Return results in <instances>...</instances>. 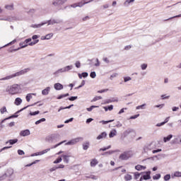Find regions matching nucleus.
Here are the masks:
<instances>
[{"label": "nucleus", "mask_w": 181, "mask_h": 181, "mask_svg": "<svg viewBox=\"0 0 181 181\" xmlns=\"http://www.w3.org/2000/svg\"><path fill=\"white\" fill-rule=\"evenodd\" d=\"M77 96H71V98H69L68 100H69V101H75V100H77Z\"/></svg>", "instance_id": "53"}, {"label": "nucleus", "mask_w": 181, "mask_h": 181, "mask_svg": "<svg viewBox=\"0 0 181 181\" xmlns=\"http://www.w3.org/2000/svg\"><path fill=\"white\" fill-rule=\"evenodd\" d=\"M49 93H50V87L49 86L42 90V95H48Z\"/></svg>", "instance_id": "16"}, {"label": "nucleus", "mask_w": 181, "mask_h": 181, "mask_svg": "<svg viewBox=\"0 0 181 181\" xmlns=\"http://www.w3.org/2000/svg\"><path fill=\"white\" fill-rule=\"evenodd\" d=\"M45 121H46V119L42 118L40 120L35 122V125H39V124H41V122H45Z\"/></svg>", "instance_id": "40"}, {"label": "nucleus", "mask_w": 181, "mask_h": 181, "mask_svg": "<svg viewBox=\"0 0 181 181\" xmlns=\"http://www.w3.org/2000/svg\"><path fill=\"white\" fill-rule=\"evenodd\" d=\"M160 97H161L162 100H168V99L170 98V95L166 96V95H162Z\"/></svg>", "instance_id": "52"}, {"label": "nucleus", "mask_w": 181, "mask_h": 181, "mask_svg": "<svg viewBox=\"0 0 181 181\" xmlns=\"http://www.w3.org/2000/svg\"><path fill=\"white\" fill-rule=\"evenodd\" d=\"M69 0H53L52 5L53 6H59V5H64Z\"/></svg>", "instance_id": "8"}, {"label": "nucleus", "mask_w": 181, "mask_h": 181, "mask_svg": "<svg viewBox=\"0 0 181 181\" xmlns=\"http://www.w3.org/2000/svg\"><path fill=\"white\" fill-rule=\"evenodd\" d=\"M75 66L77 69H80L81 67V63L80 62V61H76L75 62Z\"/></svg>", "instance_id": "47"}, {"label": "nucleus", "mask_w": 181, "mask_h": 181, "mask_svg": "<svg viewBox=\"0 0 181 181\" xmlns=\"http://www.w3.org/2000/svg\"><path fill=\"white\" fill-rule=\"evenodd\" d=\"M115 152H118V151H109L103 153L102 155L103 156L112 155V153H115Z\"/></svg>", "instance_id": "28"}, {"label": "nucleus", "mask_w": 181, "mask_h": 181, "mask_svg": "<svg viewBox=\"0 0 181 181\" xmlns=\"http://www.w3.org/2000/svg\"><path fill=\"white\" fill-rule=\"evenodd\" d=\"M64 142H66V141H61L60 143L54 145V146H52L51 149H55V148H57V146H60V145H63V144H64Z\"/></svg>", "instance_id": "38"}, {"label": "nucleus", "mask_w": 181, "mask_h": 181, "mask_svg": "<svg viewBox=\"0 0 181 181\" xmlns=\"http://www.w3.org/2000/svg\"><path fill=\"white\" fill-rule=\"evenodd\" d=\"M172 138H173V135L170 134L167 137L163 138V141L164 142H169V141H170V139H172Z\"/></svg>", "instance_id": "25"}, {"label": "nucleus", "mask_w": 181, "mask_h": 181, "mask_svg": "<svg viewBox=\"0 0 181 181\" xmlns=\"http://www.w3.org/2000/svg\"><path fill=\"white\" fill-rule=\"evenodd\" d=\"M31 156L32 157H33V156H40V151L37 152V153H34L31 154Z\"/></svg>", "instance_id": "61"}, {"label": "nucleus", "mask_w": 181, "mask_h": 181, "mask_svg": "<svg viewBox=\"0 0 181 181\" xmlns=\"http://www.w3.org/2000/svg\"><path fill=\"white\" fill-rule=\"evenodd\" d=\"M0 21H7L8 22H11L12 19H11V18H0Z\"/></svg>", "instance_id": "56"}, {"label": "nucleus", "mask_w": 181, "mask_h": 181, "mask_svg": "<svg viewBox=\"0 0 181 181\" xmlns=\"http://www.w3.org/2000/svg\"><path fill=\"white\" fill-rule=\"evenodd\" d=\"M80 141H83V137H78L76 139H73L69 141L66 142L65 145H76V144H77L78 142H80Z\"/></svg>", "instance_id": "7"}, {"label": "nucleus", "mask_w": 181, "mask_h": 181, "mask_svg": "<svg viewBox=\"0 0 181 181\" xmlns=\"http://www.w3.org/2000/svg\"><path fill=\"white\" fill-rule=\"evenodd\" d=\"M77 7H78L77 3L71 4V5L69 6V8H77Z\"/></svg>", "instance_id": "63"}, {"label": "nucleus", "mask_w": 181, "mask_h": 181, "mask_svg": "<svg viewBox=\"0 0 181 181\" xmlns=\"http://www.w3.org/2000/svg\"><path fill=\"white\" fill-rule=\"evenodd\" d=\"M110 103H118V99L111 98V99H107L105 101V104H110Z\"/></svg>", "instance_id": "24"}, {"label": "nucleus", "mask_w": 181, "mask_h": 181, "mask_svg": "<svg viewBox=\"0 0 181 181\" xmlns=\"http://www.w3.org/2000/svg\"><path fill=\"white\" fill-rule=\"evenodd\" d=\"M98 100H103V97H101V96H95L92 100V102L95 103V101H98Z\"/></svg>", "instance_id": "39"}, {"label": "nucleus", "mask_w": 181, "mask_h": 181, "mask_svg": "<svg viewBox=\"0 0 181 181\" xmlns=\"http://www.w3.org/2000/svg\"><path fill=\"white\" fill-rule=\"evenodd\" d=\"M99 106H96V105H92L90 107L86 108L87 111H88L89 112H91V111H93V110H94V108H98Z\"/></svg>", "instance_id": "34"}, {"label": "nucleus", "mask_w": 181, "mask_h": 181, "mask_svg": "<svg viewBox=\"0 0 181 181\" xmlns=\"http://www.w3.org/2000/svg\"><path fill=\"white\" fill-rule=\"evenodd\" d=\"M14 104L15 105H21L22 104V99L21 98H16Z\"/></svg>", "instance_id": "20"}, {"label": "nucleus", "mask_w": 181, "mask_h": 181, "mask_svg": "<svg viewBox=\"0 0 181 181\" xmlns=\"http://www.w3.org/2000/svg\"><path fill=\"white\" fill-rule=\"evenodd\" d=\"M15 43H16V40H13V41L10 42L8 43L7 45H4V46L0 47V49H4V47H8V46H11V45H13V44H15Z\"/></svg>", "instance_id": "31"}, {"label": "nucleus", "mask_w": 181, "mask_h": 181, "mask_svg": "<svg viewBox=\"0 0 181 181\" xmlns=\"http://www.w3.org/2000/svg\"><path fill=\"white\" fill-rule=\"evenodd\" d=\"M28 71H30V69L27 68L21 71H19L18 72H16L15 74H12L11 75L6 76L4 78H0V81H6L8 80L15 78V77H20V76H23V74H26Z\"/></svg>", "instance_id": "1"}, {"label": "nucleus", "mask_w": 181, "mask_h": 181, "mask_svg": "<svg viewBox=\"0 0 181 181\" xmlns=\"http://www.w3.org/2000/svg\"><path fill=\"white\" fill-rule=\"evenodd\" d=\"M32 98H33L32 93L27 94V95L25 97V100H26V101H28V103H29L30 101V100H32Z\"/></svg>", "instance_id": "33"}, {"label": "nucleus", "mask_w": 181, "mask_h": 181, "mask_svg": "<svg viewBox=\"0 0 181 181\" xmlns=\"http://www.w3.org/2000/svg\"><path fill=\"white\" fill-rule=\"evenodd\" d=\"M88 148H90V142L86 141V142L83 144V151H87V149H88Z\"/></svg>", "instance_id": "21"}, {"label": "nucleus", "mask_w": 181, "mask_h": 181, "mask_svg": "<svg viewBox=\"0 0 181 181\" xmlns=\"http://www.w3.org/2000/svg\"><path fill=\"white\" fill-rule=\"evenodd\" d=\"M170 180V175L168 174L164 176V180Z\"/></svg>", "instance_id": "54"}, {"label": "nucleus", "mask_w": 181, "mask_h": 181, "mask_svg": "<svg viewBox=\"0 0 181 181\" xmlns=\"http://www.w3.org/2000/svg\"><path fill=\"white\" fill-rule=\"evenodd\" d=\"M90 165L91 168H95V166L98 165V160H97V158H93L92 160H90Z\"/></svg>", "instance_id": "13"}, {"label": "nucleus", "mask_w": 181, "mask_h": 181, "mask_svg": "<svg viewBox=\"0 0 181 181\" xmlns=\"http://www.w3.org/2000/svg\"><path fill=\"white\" fill-rule=\"evenodd\" d=\"M100 60H98V58L96 59V63L95 64V67H100Z\"/></svg>", "instance_id": "58"}, {"label": "nucleus", "mask_w": 181, "mask_h": 181, "mask_svg": "<svg viewBox=\"0 0 181 181\" xmlns=\"http://www.w3.org/2000/svg\"><path fill=\"white\" fill-rule=\"evenodd\" d=\"M6 179V175L4 174L0 176V181L5 180Z\"/></svg>", "instance_id": "57"}, {"label": "nucleus", "mask_w": 181, "mask_h": 181, "mask_svg": "<svg viewBox=\"0 0 181 181\" xmlns=\"http://www.w3.org/2000/svg\"><path fill=\"white\" fill-rule=\"evenodd\" d=\"M145 107H146V103L136 106V110H145Z\"/></svg>", "instance_id": "27"}, {"label": "nucleus", "mask_w": 181, "mask_h": 181, "mask_svg": "<svg viewBox=\"0 0 181 181\" xmlns=\"http://www.w3.org/2000/svg\"><path fill=\"white\" fill-rule=\"evenodd\" d=\"M93 0H90L89 1H82L81 2L76 3V5L78 8H82V6H84L86 4H90V2H93Z\"/></svg>", "instance_id": "12"}, {"label": "nucleus", "mask_w": 181, "mask_h": 181, "mask_svg": "<svg viewBox=\"0 0 181 181\" xmlns=\"http://www.w3.org/2000/svg\"><path fill=\"white\" fill-rule=\"evenodd\" d=\"M141 173L142 175L146 174L143 175L144 180H149L151 179V171L144 172Z\"/></svg>", "instance_id": "9"}, {"label": "nucleus", "mask_w": 181, "mask_h": 181, "mask_svg": "<svg viewBox=\"0 0 181 181\" xmlns=\"http://www.w3.org/2000/svg\"><path fill=\"white\" fill-rule=\"evenodd\" d=\"M136 170H145L146 169V167L141 165H137L135 166Z\"/></svg>", "instance_id": "23"}, {"label": "nucleus", "mask_w": 181, "mask_h": 181, "mask_svg": "<svg viewBox=\"0 0 181 181\" xmlns=\"http://www.w3.org/2000/svg\"><path fill=\"white\" fill-rule=\"evenodd\" d=\"M131 80H132V78H131V76L124 77V83H128V81H131Z\"/></svg>", "instance_id": "41"}, {"label": "nucleus", "mask_w": 181, "mask_h": 181, "mask_svg": "<svg viewBox=\"0 0 181 181\" xmlns=\"http://www.w3.org/2000/svg\"><path fill=\"white\" fill-rule=\"evenodd\" d=\"M13 173H14L13 169L8 168L4 175H6V177H11V176L13 175Z\"/></svg>", "instance_id": "14"}, {"label": "nucleus", "mask_w": 181, "mask_h": 181, "mask_svg": "<svg viewBox=\"0 0 181 181\" xmlns=\"http://www.w3.org/2000/svg\"><path fill=\"white\" fill-rule=\"evenodd\" d=\"M6 93H8L10 95H16V94H21V85L14 83L6 88Z\"/></svg>", "instance_id": "2"}, {"label": "nucleus", "mask_w": 181, "mask_h": 181, "mask_svg": "<svg viewBox=\"0 0 181 181\" xmlns=\"http://www.w3.org/2000/svg\"><path fill=\"white\" fill-rule=\"evenodd\" d=\"M171 177H181V172L175 171L173 174L171 175Z\"/></svg>", "instance_id": "19"}, {"label": "nucleus", "mask_w": 181, "mask_h": 181, "mask_svg": "<svg viewBox=\"0 0 181 181\" xmlns=\"http://www.w3.org/2000/svg\"><path fill=\"white\" fill-rule=\"evenodd\" d=\"M131 132H132V129H127L124 132V135H129V134H131Z\"/></svg>", "instance_id": "55"}, {"label": "nucleus", "mask_w": 181, "mask_h": 181, "mask_svg": "<svg viewBox=\"0 0 181 181\" xmlns=\"http://www.w3.org/2000/svg\"><path fill=\"white\" fill-rule=\"evenodd\" d=\"M86 84V81H82L81 83L80 86H78V87L75 88L76 90H78V88H81V87H83V86H85Z\"/></svg>", "instance_id": "48"}, {"label": "nucleus", "mask_w": 181, "mask_h": 181, "mask_svg": "<svg viewBox=\"0 0 181 181\" xmlns=\"http://www.w3.org/2000/svg\"><path fill=\"white\" fill-rule=\"evenodd\" d=\"M141 70H146V69H148V64H141Z\"/></svg>", "instance_id": "46"}, {"label": "nucleus", "mask_w": 181, "mask_h": 181, "mask_svg": "<svg viewBox=\"0 0 181 181\" xmlns=\"http://www.w3.org/2000/svg\"><path fill=\"white\" fill-rule=\"evenodd\" d=\"M5 9H7V11H13V4L6 5Z\"/></svg>", "instance_id": "30"}, {"label": "nucleus", "mask_w": 181, "mask_h": 181, "mask_svg": "<svg viewBox=\"0 0 181 181\" xmlns=\"http://www.w3.org/2000/svg\"><path fill=\"white\" fill-rule=\"evenodd\" d=\"M16 142H18V139H11L8 141H6V144H10V145H14V144H16Z\"/></svg>", "instance_id": "26"}, {"label": "nucleus", "mask_w": 181, "mask_h": 181, "mask_svg": "<svg viewBox=\"0 0 181 181\" xmlns=\"http://www.w3.org/2000/svg\"><path fill=\"white\" fill-rule=\"evenodd\" d=\"M82 77H83L84 78H86V77H88V73L83 72L82 73Z\"/></svg>", "instance_id": "62"}, {"label": "nucleus", "mask_w": 181, "mask_h": 181, "mask_svg": "<svg viewBox=\"0 0 181 181\" xmlns=\"http://www.w3.org/2000/svg\"><path fill=\"white\" fill-rule=\"evenodd\" d=\"M51 148H47L42 151H40V156H42V155H45V153H47L50 151Z\"/></svg>", "instance_id": "36"}, {"label": "nucleus", "mask_w": 181, "mask_h": 181, "mask_svg": "<svg viewBox=\"0 0 181 181\" xmlns=\"http://www.w3.org/2000/svg\"><path fill=\"white\" fill-rule=\"evenodd\" d=\"M6 107L4 106L0 109L1 114H4V112H7Z\"/></svg>", "instance_id": "45"}, {"label": "nucleus", "mask_w": 181, "mask_h": 181, "mask_svg": "<svg viewBox=\"0 0 181 181\" xmlns=\"http://www.w3.org/2000/svg\"><path fill=\"white\" fill-rule=\"evenodd\" d=\"M29 135H30V130L29 129L23 130L20 132L21 136H29Z\"/></svg>", "instance_id": "10"}, {"label": "nucleus", "mask_w": 181, "mask_h": 181, "mask_svg": "<svg viewBox=\"0 0 181 181\" xmlns=\"http://www.w3.org/2000/svg\"><path fill=\"white\" fill-rule=\"evenodd\" d=\"M37 43H39V40H35L34 42H32V38H28L24 42H20L21 47L18 49H23L25 47H28V46H35Z\"/></svg>", "instance_id": "3"}, {"label": "nucleus", "mask_w": 181, "mask_h": 181, "mask_svg": "<svg viewBox=\"0 0 181 181\" xmlns=\"http://www.w3.org/2000/svg\"><path fill=\"white\" fill-rule=\"evenodd\" d=\"M90 76L91 78H95V77H97V74H95V71H93L90 73Z\"/></svg>", "instance_id": "51"}, {"label": "nucleus", "mask_w": 181, "mask_h": 181, "mask_svg": "<svg viewBox=\"0 0 181 181\" xmlns=\"http://www.w3.org/2000/svg\"><path fill=\"white\" fill-rule=\"evenodd\" d=\"M160 177V174H156V175L153 176V180H159Z\"/></svg>", "instance_id": "50"}, {"label": "nucleus", "mask_w": 181, "mask_h": 181, "mask_svg": "<svg viewBox=\"0 0 181 181\" xmlns=\"http://www.w3.org/2000/svg\"><path fill=\"white\" fill-rule=\"evenodd\" d=\"M109 122H114V119L108 120V121L102 120V121L100 122V123L103 124V125H105L107 124H109Z\"/></svg>", "instance_id": "35"}, {"label": "nucleus", "mask_w": 181, "mask_h": 181, "mask_svg": "<svg viewBox=\"0 0 181 181\" xmlns=\"http://www.w3.org/2000/svg\"><path fill=\"white\" fill-rule=\"evenodd\" d=\"M11 118H18V115H16V113L15 115H11V116H10L9 117H7V118L3 119V120L1 121V122H2V123H3V122H5V121H6V119H11Z\"/></svg>", "instance_id": "29"}, {"label": "nucleus", "mask_w": 181, "mask_h": 181, "mask_svg": "<svg viewBox=\"0 0 181 181\" xmlns=\"http://www.w3.org/2000/svg\"><path fill=\"white\" fill-rule=\"evenodd\" d=\"M89 179H92L93 180H98V176L91 175L89 176Z\"/></svg>", "instance_id": "43"}, {"label": "nucleus", "mask_w": 181, "mask_h": 181, "mask_svg": "<svg viewBox=\"0 0 181 181\" xmlns=\"http://www.w3.org/2000/svg\"><path fill=\"white\" fill-rule=\"evenodd\" d=\"M48 23V25H54L55 23H60V21H58L57 20H49L47 22L41 23L40 24H33L31 25V28H33L34 29H37L39 28H42L44 25H46Z\"/></svg>", "instance_id": "5"}, {"label": "nucleus", "mask_w": 181, "mask_h": 181, "mask_svg": "<svg viewBox=\"0 0 181 181\" xmlns=\"http://www.w3.org/2000/svg\"><path fill=\"white\" fill-rule=\"evenodd\" d=\"M70 70H73V65H68L61 68L54 72L53 75L55 76V77H59V75L62 74V73H67V71H70Z\"/></svg>", "instance_id": "4"}, {"label": "nucleus", "mask_w": 181, "mask_h": 181, "mask_svg": "<svg viewBox=\"0 0 181 181\" xmlns=\"http://www.w3.org/2000/svg\"><path fill=\"white\" fill-rule=\"evenodd\" d=\"M103 138H107V132H103L100 134H99L97 136L96 139L100 140V139H103Z\"/></svg>", "instance_id": "17"}, {"label": "nucleus", "mask_w": 181, "mask_h": 181, "mask_svg": "<svg viewBox=\"0 0 181 181\" xmlns=\"http://www.w3.org/2000/svg\"><path fill=\"white\" fill-rule=\"evenodd\" d=\"M62 160H63L62 157H59L58 158L56 159V160L54 161V164L60 163V162H62Z\"/></svg>", "instance_id": "49"}, {"label": "nucleus", "mask_w": 181, "mask_h": 181, "mask_svg": "<svg viewBox=\"0 0 181 181\" xmlns=\"http://www.w3.org/2000/svg\"><path fill=\"white\" fill-rule=\"evenodd\" d=\"M117 136V130L116 129L112 130L109 134L110 138H114V136Z\"/></svg>", "instance_id": "22"}, {"label": "nucleus", "mask_w": 181, "mask_h": 181, "mask_svg": "<svg viewBox=\"0 0 181 181\" xmlns=\"http://www.w3.org/2000/svg\"><path fill=\"white\" fill-rule=\"evenodd\" d=\"M134 156V153L132 151H124L119 156V160H128L130 158Z\"/></svg>", "instance_id": "6"}, {"label": "nucleus", "mask_w": 181, "mask_h": 181, "mask_svg": "<svg viewBox=\"0 0 181 181\" xmlns=\"http://www.w3.org/2000/svg\"><path fill=\"white\" fill-rule=\"evenodd\" d=\"M54 90H57V91H60V90H63L64 86L60 83H57L54 84Z\"/></svg>", "instance_id": "11"}, {"label": "nucleus", "mask_w": 181, "mask_h": 181, "mask_svg": "<svg viewBox=\"0 0 181 181\" xmlns=\"http://www.w3.org/2000/svg\"><path fill=\"white\" fill-rule=\"evenodd\" d=\"M52 37H53V33H49L45 35V39H47V40L52 39Z\"/></svg>", "instance_id": "44"}, {"label": "nucleus", "mask_w": 181, "mask_h": 181, "mask_svg": "<svg viewBox=\"0 0 181 181\" xmlns=\"http://www.w3.org/2000/svg\"><path fill=\"white\" fill-rule=\"evenodd\" d=\"M39 111H35L30 113V115H37L39 114Z\"/></svg>", "instance_id": "64"}, {"label": "nucleus", "mask_w": 181, "mask_h": 181, "mask_svg": "<svg viewBox=\"0 0 181 181\" xmlns=\"http://www.w3.org/2000/svg\"><path fill=\"white\" fill-rule=\"evenodd\" d=\"M134 175L135 180H137V179H139V177L141 176V175H142V173H139L138 172H136L134 173Z\"/></svg>", "instance_id": "37"}, {"label": "nucleus", "mask_w": 181, "mask_h": 181, "mask_svg": "<svg viewBox=\"0 0 181 181\" xmlns=\"http://www.w3.org/2000/svg\"><path fill=\"white\" fill-rule=\"evenodd\" d=\"M139 117V114L135 115L134 116L130 117V119H136Z\"/></svg>", "instance_id": "59"}, {"label": "nucleus", "mask_w": 181, "mask_h": 181, "mask_svg": "<svg viewBox=\"0 0 181 181\" xmlns=\"http://www.w3.org/2000/svg\"><path fill=\"white\" fill-rule=\"evenodd\" d=\"M124 180L126 181H129V180H132V175H129V174H127L125 176H124Z\"/></svg>", "instance_id": "32"}, {"label": "nucleus", "mask_w": 181, "mask_h": 181, "mask_svg": "<svg viewBox=\"0 0 181 181\" xmlns=\"http://www.w3.org/2000/svg\"><path fill=\"white\" fill-rule=\"evenodd\" d=\"M71 156H69L67 154H62V158H63L64 159V163H69V162H70V159L69 158H70Z\"/></svg>", "instance_id": "15"}, {"label": "nucleus", "mask_w": 181, "mask_h": 181, "mask_svg": "<svg viewBox=\"0 0 181 181\" xmlns=\"http://www.w3.org/2000/svg\"><path fill=\"white\" fill-rule=\"evenodd\" d=\"M54 138H56V135H52V136L47 137V140L49 142H53V140L54 139Z\"/></svg>", "instance_id": "42"}, {"label": "nucleus", "mask_w": 181, "mask_h": 181, "mask_svg": "<svg viewBox=\"0 0 181 181\" xmlns=\"http://www.w3.org/2000/svg\"><path fill=\"white\" fill-rule=\"evenodd\" d=\"M107 91H108V89H103V90H98V93H99L100 94H103V93H107Z\"/></svg>", "instance_id": "60"}, {"label": "nucleus", "mask_w": 181, "mask_h": 181, "mask_svg": "<svg viewBox=\"0 0 181 181\" xmlns=\"http://www.w3.org/2000/svg\"><path fill=\"white\" fill-rule=\"evenodd\" d=\"M135 2V0H126L124 2V6L128 7L129 5H132Z\"/></svg>", "instance_id": "18"}]
</instances>
